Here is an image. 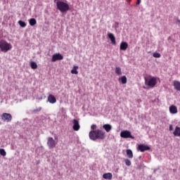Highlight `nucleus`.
<instances>
[{
    "label": "nucleus",
    "instance_id": "obj_1",
    "mask_svg": "<svg viewBox=\"0 0 180 180\" xmlns=\"http://www.w3.org/2000/svg\"><path fill=\"white\" fill-rule=\"evenodd\" d=\"M89 137L91 141H96L97 139L103 140L105 138V132L100 129L91 131L89 133Z\"/></svg>",
    "mask_w": 180,
    "mask_h": 180
},
{
    "label": "nucleus",
    "instance_id": "obj_2",
    "mask_svg": "<svg viewBox=\"0 0 180 180\" xmlns=\"http://www.w3.org/2000/svg\"><path fill=\"white\" fill-rule=\"evenodd\" d=\"M54 4L56 5V8L60 13H65L70 10V6L68 3L65 1H61V0H53Z\"/></svg>",
    "mask_w": 180,
    "mask_h": 180
},
{
    "label": "nucleus",
    "instance_id": "obj_3",
    "mask_svg": "<svg viewBox=\"0 0 180 180\" xmlns=\"http://www.w3.org/2000/svg\"><path fill=\"white\" fill-rule=\"evenodd\" d=\"M13 49V45L8 44L5 39L0 40V51L3 53H7Z\"/></svg>",
    "mask_w": 180,
    "mask_h": 180
},
{
    "label": "nucleus",
    "instance_id": "obj_4",
    "mask_svg": "<svg viewBox=\"0 0 180 180\" xmlns=\"http://www.w3.org/2000/svg\"><path fill=\"white\" fill-rule=\"evenodd\" d=\"M145 84L150 88L155 87L157 84V78L151 77L150 79H148L145 77Z\"/></svg>",
    "mask_w": 180,
    "mask_h": 180
},
{
    "label": "nucleus",
    "instance_id": "obj_5",
    "mask_svg": "<svg viewBox=\"0 0 180 180\" xmlns=\"http://www.w3.org/2000/svg\"><path fill=\"white\" fill-rule=\"evenodd\" d=\"M120 137L123 139H134V137L131 135V133L128 130H124L120 132Z\"/></svg>",
    "mask_w": 180,
    "mask_h": 180
},
{
    "label": "nucleus",
    "instance_id": "obj_6",
    "mask_svg": "<svg viewBox=\"0 0 180 180\" xmlns=\"http://www.w3.org/2000/svg\"><path fill=\"white\" fill-rule=\"evenodd\" d=\"M13 117L9 113H3L1 115V120L4 122H11Z\"/></svg>",
    "mask_w": 180,
    "mask_h": 180
},
{
    "label": "nucleus",
    "instance_id": "obj_7",
    "mask_svg": "<svg viewBox=\"0 0 180 180\" xmlns=\"http://www.w3.org/2000/svg\"><path fill=\"white\" fill-rule=\"evenodd\" d=\"M47 146L49 149L54 148L56 146V141L52 137H49L47 139Z\"/></svg>",
    "mask_w": 180,
    "mask_h": 180
},
{
    "label": "nucleus",
    "instance_id": "obj_8",
    "mask_svg": "<svg viewBox=\"0 0 180 180\" xmlns=\"http://www.w3.org/2000/svg\"><path fill=\"white\" fill-rule=\"evenodd\" d=\"M63 60V56L61 53H54L52 55L51 62Z\"/></svg>",
    "mask_w": 180,
    "mask_h": 180
},
{
    "label": "nucleus",
    "instance_id": "obj_9",
    "mask_svg": "<svg viewBox=\"0 0 180 180\" xmlns=\"http://www.w3.org/2000/svg\"><path fill=\"white\" fill-rule=\"evenodd\" d=\"M138 150H140L141 153H143V152H145L146 150H150V147L148 146L140 144L138 146Z\"/></svg>",
    "mask_w": 180,
    "mask_h": 180
},
{
    "label": "nucleus",
    "instance_id": "obj_10",
    "mask_svg": "<svg viewBox=\"0 0 180 180\" xmlns=\"http://www.w3.org/2000/svg\"><path fill=\"white\" fill-rule=\"evenodd\" d=\"M72 124H73V127H72L73 130L79 131L80 129V125H79V121L77 120H74L72 121Z\"/></svg>",
    "mask_w": 180,
    "mask_h": 180
},
{
    "label": "nucleus",
    "instance_id": "obj_11",
    "mask_svg": "<svg viewBox=\"0 0 180 180\" xmlns=\"http://www.w3.org/2000/svg\"><path fill=\"white\" fill-rule=\"evenodd\" d=\"M108 37L110 39L111 44L113 45H115L116 44V39H115V35L112 33H109V34H108Z\"/></svg>",
    "mask_w": 180,
    "mask_h": 180
},
{
    "label": "nucleus",
    "instance_id": "obj_12",
    "mask_svg": "<svg viewBox=\"0 0 180 180\" xmlns=\"http://www.w3.org/2000/svg\"><path fill=\"white\" fill-rule=\"evenodd\" d=\"M57 101L56 97L53 95H49L48 96V102L51 104L56 103Z\"/></svg>",
    "mask_w": 180,
    "mask_h": 180
},
{
    "label": "nucleus",
    "instance_id": "obj_13",
    "mask_svg": "<svg viewBox=\"0 0 180 180\" xmlns=\"http://www.w3.org/2000/svg\"><path fill=\"white\" fill-rule=\"evenodd\" d=\"M129 45L127 42H121L120 45V49L122 51H126L128 48Z\"/></svg>",
    "mask_w": 180,
    "mask_h": 180
},
{
    "label": "nucleus",
    "instance_id": "obj_14",
    "mask_svg": "<svg viewBox=\"0 0 180 180\" xmlns=\"http://www.w3.org/2000/svg\"><path fill=\"white\" fill-rule=\"evenodd\" d=\"M103 129H104L106 132H110L112 130V127L109 124H106L103 125Z\"/></svg>",
    "mask_w": 180,
    "mask_h": 180
},
{
    "label": "nucleus",
    "instance_id": "obj_15",
    "mask_svg": "<svg viewBox=\"0 0 180 180\" xmlns=\"http://www.w3.org/2000/svg\"><path fill=\"white\" fill-rule=\"evenodd\" d=\"M169 112L172 114H176L178 112V109L176 106L172 105L169 107Z\"/></svg>",
    "mask_w": 180,
    "mask_h": 180
},
{
    "label": "nucleus",
    "instance_id": "obj_16",
    "mask_svg": "<svg viewBox=\"0 0 180 180\" xmlns=\"http://www.w3.org/2000/svg\"><path fill=\"white\" fill-rule=\"evenodd\" d=\"M173 86L174 89H176L178 91H180V82L174 81L173 83Z\"/></svg>",
    "mask_w": 180,
    "mask_h": 180
},
{
    "label": "nucleus",
    "instance_id": "obj_17",
    "mask_svg": "<svg viewBox=\"0 0 180 180\" xmlns=\"http://www.w3.org/2000/svg\"><path fill=\"white\" fill-rule=\"evenodd\" d=\"M173 134L174 136H180V127H176Z\"/></svg>",
    "mask_w": 180,
    "mask_h": 180
},
{
    "label": "nucleus",
    "instance_id": "obj_18",
    "mask_svg": "<svg viewBox=\"0 0 180 180\" xmlns=\"http://www.w3.org/2000/svg\"><path fill=\"white\" fill-rule=\"evenodd\" d=\"M103 178L105 179H112V174L111 173H106L103 175Z\"/></svg>",
    "mask_w": 180,
    "mask_h": 180
},
{
    "label": "nucleus",
    "instance_id": "obj_19",
    "mask_svg": "<svg viewBox=\"0 0 180 180\" xmlns=\"http://www.w3.org/2000/svg\"><path fill=\"white\" fill-rule=\"evenodd\" d=\"M127 155L129 158H134V154L131 150L127 149Z\"/></svg>",
    "mask_w": 180,
    "mask_h": 180
},
{
    "label": "nucleus",
    "instance_id": "obj_20",
    "mask_svg": "<svg viewBox=\"0 0 180 180\" xmlns=\"http://www.w3.org/2000/svg\"><path fill=\"white\" fill-rule=\"evenodd\" d=\"M29 24L30 26H34L37 25V20L35 18H30L29 20Z\"/></svg>",
    "mask_w": 180,
    "mask_h": 180
},
{
    "label": "nucleus",
    "instance_id": "obj_21",
    "mask_svg": "<svg viewBox=\"0 0 180 180\" xmlns=\"http://www.w3.org/2000/svg\"><path fill=\"white\" fill-rule=\"evenodd\" d=\"M79 69L78 66H74L72 70H71V74L72 75H78V71L77 70Z\"/></svg>",
    "mask_w": 180,
    "mask_h": 180
},
{
    "label": "nucleus",
    "instance_id": "obj_22",
    "mask_svg": "<svg viewBox=\"0 0 180 180\" xmlns=\"http://www.w3.org/2000/svg\"><path fill=\"white\" fill-rule=\"evenodd\" d=\"M120 80L122 84H125L127 83V78L126 76H122L120 78Z\"/></svg>",
    "mask_w": 180,
    "mask_h": 180
},
{
    "label": "nucleus",
    "instance_id": "obj_23",
    "mask_svg": "<svg viewBox=\"0 0 180 180\" xmlns=\"http://www.w3.org/2000/svg\"><path fill=\"white\" fill-rule=\"evenodd\" d=\"M115 74H117V75H122L121 68H119V67L115 68Z\"/></svg>",
    "mask_w": 180,
    "mask_h": 180
},
{
    "label": "nucleus",
    "instance_id": "obj_24",
    "mask_svg": "<svg viewBox=\"0 0 180 180\" xmlns=\"http://www.w3.org/2000/svg\"><path fill=\"white\" fill-rule=\"evenodd\" d=\"M18 23L21 27H25L27 26L26 22H25V21H22L21 20H20Z\"/></svg>",
    "mask_w": 180,
    "mask_h": 180
},
{
    "label": "nucleus",
    "instance_id": "obj_25",
    "mask_svg": "<svg viewBox=\"0 0 180 180\" xmlns=\"http://www.w3.org/2000/svg\"><path fill=\"white\" fill-rule=\"evenodd\" d=\"M30 67L32 70H36L37 69V64L35 62H31Z\"/></svg>",
    "mask_w": 180,
    "mask_h": 180
},
{
    "label": "nucleus",
    "instance_id": "obj_26",
    "mask_svg": "<svg viewBox=\"0 0 180 180\" xmlns=\"http://www.w3.org/2000/svg\"><path fill=\"white\" fill-rule=\"evenodd\" d=\"M153 57H154L155 58H161V53H159V52H154L153 53Z\"/></svg>",
    "mask_w": 180,
    "mask_h": 180
},
{
    "label": "nucleus",
    "instance_id": "obj_27",
    "mask_svg": "<svg viewBox=\"0 0 180 180\" xmlns=\"http://www.w3.org/2000/svg\"><path fill=\"white\" fill-rule=\"evenodd\" d=\"M0 155L5 157L6 155V150L4 149H0Z\"/></svg>",
    "mask_w": 180,
    "mask_h": 180
},
{
    "label": "nucleus",
    "instance_id": "obj_28",
    "mask_svg": "<svg viewBox=\"0 0 180 180\" xmlns=\"http://www.w3.org/2000/svg\"><path fill=\"white\" fill-rule=\"evenodd\" d=\"M124 162H125V165H126L127 167H129V166L131 165V162L129 160H128V159H126V160H124Z\"/></svg>",
    "mask_w": 180,
    "mask_h": 180
},
{
    "label": "nucleus",
    "instance_id": "obj_29",
    "mask_svg": "<svg viewBox=\"0 0 180 180\" xmlns=\"http://www.w3.org/2000/svg\"><path fill=\"white\" fill-rule=\"evenodd\" d=\"M41 110V108L39 107V108H37L33 110H32V112H33L34 114H36V113L40 112Z\"/></svg>",
    "mask_w": 180,
    "mask_h": 180
},
{
    "label": "nucleus",
    "instance_id": "obj_30",
    "mask_svg": "<svg viewBox=\"0 0 180 180\" xmlns=\"http://www.w3.org/2000/svg\"><path fill=\"white\" fill-rule=\"evenodd\" d=\"M97 128V126L96 124H92L91 126V129L93 130V131H95V129H96Z\"/></svg>",
    "mask_w": 180,
    "mask_h": 180
},
{
    "label": "nucleus",
    "instance_id": "obj_31",
    "mask_svg": "<svg viewBox=\"0 0 180 180\" xmlns=\"http://www.w3.org/2000/svg\"><path fill=\"white\" fill-rule=\"evenodd\" d=\"M61 112H63V114H65L66 110L65 108H61Z\"/></svg>",
    "mask_w": 180,
    "mask_h": 180
},
{
    "label": "nucleus",
    "instance_id": "obj_32",
    "mask_svg": "<svg viewBox=\"0 0 180 180\" xmlns=\"http://www.w3.org/2000/svg\"><path fill=\"white\" fill-rule=\"evenodd\" d=\"M174 129V128H173V125H169V131H172Z\"/></svg>",
    "mask_w": 180,
    "mask_h": 180
},
{
    "label": "nucleus",
    "instance_id": "obj_33",
    "mask_svg": "<svg viewBox=\"0 0 180 180\" xmlns=\"http://www.w3.org/2000/svg\"><path fill=\"white\" fill-rule=\"evenodd\" d=\"M141 0H137L136 5H140Z\"/></svg>",
    "mask_w": 180,
    "mask_h": 180
},
{
    "label": "nucleus",
    "instance_id": "obj_34",
    "mask_svg": "<svg viewBox=\"0 0 180 180\" xmlns=\"http://www.w3.org/2000/svg\"><path fill=\"white\" fill-rule=\"evenodd\" d=\"M38 120H39V118H36V119L34 120V122H37Z\"/></svg>",
    "mask_w": 180,
    "mask_h": 180
},
{
    "label": "nucleus",
    "instance_id": "obj_35",
    "mask_svg": "<svg viewBox=\"0 0 180 180\" xmlns=\"http://www.w3.org/2000/svg\"><path fill=\"white\" fill-rule=\"evenodd\" d=\"M177 22H178L179 23H180V20H177Z\"/></svg>",
    "mask_w": 180,
    "mask_h": 180
}]
</instances>
